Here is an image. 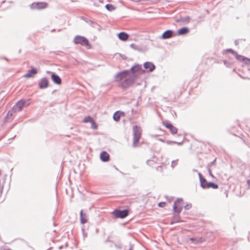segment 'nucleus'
I'll list each match as a JSON object with an SVG mask.
<instances>
[{
	"instance_id": "obj_1",
	"label": "nucleus",
	"mask_w": 250,
	"mask_h": 250,
	"mask_svg": "<svg viewBox=\"0 0 250 250\" xmlns=\"http://www.w3.org/2000/svg\"><path fill=\"white\" fill-rule=\"evenodd\" d=\"M115 81L119 82L120 86L127 88L132 85L135 80L134 74L130 71L125 70L118 73L115 78Z\"/></svg>"
},
{
	"instance_id": "obj_2",
	"label": "nucleus",
	"mask_w": 250,
	"mask_h": 250,
	"mask_svg": "<svg viewBox=\"0 0 250 250\" xmlns=\"http://www.w3.org/2000/svg\"><path fill=\"white\" fill-rule=\"evenodd\" d=\"M142 134V129L140 127L137 125L133 127V147H136L138 146V141L141 138Z\"/></svg>"
},
{
	"instance_id": "obj_3",
	"label": "nucleus",
	"mask_w": 250,
	"mask_h": 250,
	"mask_svg": "<svg viewBox=\"0 0 250 250\" xmlns=\"http://www.w3.org/2000/svg\"><path fill=\"white\" fill-rule=\"evenodd\" d=\"M183 207V201L181 198L177 199L174 203L173 206V210L175 213H179Z\"/></svg>"
},
{
	"instance_id": "obj_4",
	"label": "nucleus",
	"mask_w": 250,
	"mask_h": 250,
	"mask_svg": "<svg viewBox=\"0 0 250 250\" xmlns=\"http://www.w3.org/2000/svg\"><path fill=\"white\" fill-rule=\"evenodd\" d=\"M74 42L75 44H80L82 45L88 47L89 44L88 41L85 37L81 36H77L74 39Z\"/></svg>"
},
{
	"instance_id": "obj_5",
	"label": "nucleus",
	"mask_w": 250,
	"mask_h": 250,
	"mask_svg": "<svg viewBox=\"0 0 250 250\" xmlns=\"http://www.w3.org/2000/svg\"><path fill=\"white\" fill-rule=\"evenodd\" d=\"M112 214L115 218H124L126 217L128 214V209H124L123 210L115 209L111 212Z\"/></svg>"
},
{
	"instance_id": "obj_6",
	"label": "nucleus",
	"mask_w": 250,
	"mask_h": 250,
	"mask_svg": "<svg viewBox=\"0 0 250 250\" xmlns=\"http://www.w3.org/2000/svg\"><path fill=\"white\" fill-rule=\"evenodd\" d=\"M26 104L27 105L29 104V103L26 102L23 100L19 101L12 108V111L14 112H18L22 110L24 105Z\"/></svg>"
},
{
	"instance_id": "obj_7",
	"label": "nucleus",
	"mask_w": 250,
	"mask_h": 250,
	"mask_svg": "<svg viewBox=\"0 0 250 250\" xmlns=\"http://www.w3.org/2000/svg\"><path fill=\"white\" fill-rule=\"evenodd\" d=\"M141 67L140 65H135L132 66L129 71H130L132 74H134L136 78L138 74L141 71Z\"/></svg>"
},
{
	"instance_id": "obj_8",
	"label": "nucleus",
	"mask_w": 250,
	"mask_h": 250,
	"mask_svg": "<svg viewBox=\"0 0 250 250\" xmlns=\"http://www.w3.org/2000/svg\"><path fill=\"white\" fill-rule=\"evenodd\" d=\"M48 81L46 78H43L39 83V86L41 89H44L48 87Z\"/></svg>"
},
{
	"instance_id": "obj_9",
	"label": "nucleus",
	"mask_w": 250,
	"mask_h": 250,
	"mask_svg": "<svg viewBox=\"0 0 250 250\" xmlns=\"http://www.w3.org/2000/svg\"><path fill=\"white\" fill-rule=\"evenodd\" d=\"M144 67L148 72H152L155 68L154 64L151 62H145Z\"/></svg>"
},
{
	"instance_id": "obj_10",
	"label": "nucleus",
	"mask_w": 250,
	"mask_h": 250,
	"mask_svg": "<svg viewBox=\"0 0 250 250\" xmlns=\"http://www.w3.org/2000/svg\"><path fill=\"white\" fill-rule=\"evenodd\" d=\"M51 79L53 82L57 84H61L62 83V81L60 77L54 73H52Z\"/></svg>"
},
{
	"instance_id": "obj_11",
	"label": "nucleus",
	"mask_w": 250,
	"mask_h": 250,
	"mask_svg": "<svg viewBox=\"0 0 250 250\" xmlns=\"http://www.w3.org/2000/svg\"><path fill=\"white\" fill-rule=\"evenodd\" d=\"M31 7L37 9H43L46 7V3L44 2H37L36 3H33L31 5Z\"/></svg>"
},
{
	"instance_id": "obj_12",
	"label": "nucleus",
	"mask_w": 250,
	"mask_h": 250,
	"mask_svg": "<svg viewBox=\"0 0 250 250\" xmlns=\"http://www.w3.org/2000/svg\"><path fill=\"white\" fill-rule=\"evenodd\" d=\"M236 58L240 61L244 62L246 64H250V59L244 57L243 56L238 55L237 53L236 55H234Z\"/></svg>"
},
{
	"instance_id": "obj_13",
	"label": "nucleus",
	"mask_w": 250,
	"mask_h": 250,
	"mask_svg": "<svg viewBox=\"0 0 250 250\" xmlns=\"http://www.w3.org/2000/svg\"><path fill=\"white\" fill-rule=\"evenodd\" d=\"M37 73V71L36 68H32L31 70L28 71L27 73H26L24 77L25 78H30L33 77Z\"/></svg>"
},
{
	"instance_id": "obj_14",
	"label": "nucleus",
	"mask_w": 250,
	"mask_h": 250,
	"mask_svg": "<svg viewBox=\"0 0 250 250\" xmlns=\"http://www.w3.org/2000/svg\"><path fill=\"white\" fill-rule=\"evenodd\" d=\"M164 125L167 128H168L170 130L172 134H175L177 133V128L174 126H173L171 124L169 123H166Z\"/></svg>"
},
{
	"instance_id": "obj_15",
	"label": "nucleus",
	"mask_w": 250,
	"mask_h": 250,
	"mask_svg": "<svg viewBox=\"0 0 250 250\" xmlns=\"http://www.w3.org/2000/svg\"><path fill=\"white\" fill-rule=\"evenodd\" d=\"M100 159L103 162H107L109 160V155L105 151H103L100 154Z\"/></svg>"
},
{
	"instance_id": "obj_16",
	"label": "nucleus",
	"mask_w": 250,
	"mask_h": 250,
	"mask_svg": "<svg viewBox=\"0 0 250 250\" xmlns=\"http://www.w3.org/2000/svg\"><path fill=\"white\" fill-rule=\"evenodd\" d=\"M198 175L200 178L201 186L203 188H206V186L208 182L207 181V180L202 177V175L200 173H198Z\"/></svg>"
},
{
	"instance_id": "obj_17",
	"label": "nucleus",
	"mask_w": 250,
	"mask_h": 250,
	"mask_svg": "<svg viewBox=\"0 0 250 250\" xmlns=\"http://www.w3.org/2000/svg\"><path fill=\"white\" fill-rule=\"evenodd\" d=\"M173 32L172 30H168L165 31L162 35V38L164 39H169L172 36Z\"/></svg>"
},
{
	"instance_id": "obj_18",
	"label": "nucleus",
	"mask_w": 250,
	"mask_h": 250,
	"mask_svg": "<svg viewBox=\"0 0 250 250\" xmlns=\"http://www.w3.org/2000/svg\"><path fill=\"white\" fill-rule=\"evenodd\" d=\"M118 38L120 40L125 41L128 38V35L125 32H121L118 34Z\"/></svg>"
},
{
	"instance_id": "obj_19",
	"label": "nucleus",
	"mask_w": 250,
	"mask_h": 250,
	"mask_svg": "<svg viewBox=\"0 0 250 250\" xmlns=\"http://www.w3.org/2000/svg\"><path fill=\"white\" fill-rule=\"evenodd\" d=\"M188 32V29L187 27H182L178 30V34L179 35H185Z\"/></svg>"
},
{
	"instance_id": "obj_20",
	"label": "nucleus",
	"mask_w": 250,
	"mask_h": 250,
	"mask_svg": "<svg viewBox=\"0 0 250 250\" xmlns=\"http://www.w3.org/2000/svg\"><path fill=\"white\" fill-rule=\"evenodd\" d=\"M212 188L214 189H216L218 188V186L217 184H215L213 183L208 182V185H207L206 188Z\"/></svg>"
},
{
	"instance_id": "obj_21",
	"label": "nucleus",
	"mask_w": 250,
	"mask_h": 250,
	"mask_svg": "<svg viewBox=\"0 0 250 250\" xmlns=\"http://www.w3.org/2000/svg\"><path fill=\"white\" fill-rule=\"evenodd\" d=\"M14 113L13 111H12V109L8 111V112L7 114V115L5 117V120L6 121H8L9 120H11L13 117V113Z\"/></svg>"
},
{
	"instance_id": "obj_22",
	"label": "nucleus",
	"mask_w": 250,
	"mask_h": 250,
	"mask_svg": "<svg viewBox=\"0 0 250 250\" xmlns=\"http://www.w3.org/2000/svg\"><path fill=\"white\" fill-rule=\"evenodd\" d=\"M120 117V113L118 111L116 112L113 115V119L116 121H119Z\"/></svg>"
},
{
	"instance_id": "obj_23",
	"label": "nucleus",
	"mask_w": 250,
	"mask_h": 250,
	"mask_svg": "<svg viewBox=\"0 0 250 250\" xmlns=\"http://www.w3.org/2000/svg\"><path fill=\"white\" fill-rule=\"evenodd\" d=\"M93 119L90 116L85 117L83 120L84 123H91L93 122Z\"/></svg>"
},
{
	"instance_id": "obj_24",
	"label": "nucleus",
	"mask_w": 250,
	"mask_h": 250,
	"mask_svg": "<svg viewBox=\"0 0 250 250\" xmlns=\"http://www.w3.org/2000/svg\"><path fill=\"white\" fill-rule=\"evenodd\" d=\"M106 8L110 11H112L115 9V7L113 5L110 4H107L105 5Z\"/></svg>"
},
{
	"instance_id": "obj_25",
	"label": "nucleus",
	"mask_w": 250,
	"mask_h": 250,
	"mask_svg": "<svg viewBox=\"0 0 250 250\" xmlns=\"http://www.w3.org/2000/svg\"><path fill=\"white\" fill-rule=\"evenodd\" d=\"M214 161L212 162L211 163H210L208 165V173H209V175H210L211 176H212V177H213V175H212V173L211 170V169H210V167L212 165H213V164H214Z\"/></svg>"
},
{
	"instance_id": "obj_26",
	"label": "nucleus",
	"mask_w": 250,
	"mask_h": 250,
	"mask_svg": "<svg viewBox=\"0 0 250 250\" xmlns=\"http://www.w3.org/2000/svg\"><path fill=\"white\" fill-rule=\"evenodd\" d=\"M178 159L177 160H174L171 163V166L172 167L174 168L175 166L177 165V161H178Z\"/></svg>"
},
{
	"instance_id": "obj_27",
	"label": "nucleus",
	"mask_w": 250,
	"mask_h": 250,
	"mask_svg": "<svg viewBox=\"0 0 250 250\" xmlns=\"http://www.w3.org/2000/svg\"><path fill=\"white\" fill-rule=\"evenodd\" d=\"M91 127L93 129H96L97 128V125L96 124V123L94 121V120H93V122H92L91 123Z\"/></svg>"
},
{
	"instance_id": "obj_28",
	"label": "nucleus",
	"mask_w": 250,
	"mask_h": 250,
	"mask_svg": "<svg viewBox=\"0 0 250 250\" xmlns=\"http://www.w3.org/2000/svg\"><path fill=\"white\" fill-rule=\"evenodd\" d=\"M191 207H192V205L191 204H187V205H186L184 208H185V209L188 210V209H190L191 208Z\"/></svg>"
},
{
	"instance_id": "obj_29",
	"label": "nucleus",
	"mask_w": 250,
	"mask_h": 250,
	"mask_svg": "<svg viewBox=\"0 0 250 250\" xmlns=\"http://www.w3.org/2000/svg\"><path fill=\"white\" fill-rule=\"evenodd\" d=\"M227 51L229 52H230L231 53H232L234 56L235 55H236V52H235V51H234L232 49H229L227 50Z\"/></svg>"
},
{
	"instance_id": "obj_30",
	"label": "nucleus",
	"mask_w": 250,
	"mask_h": 250,
	"mask_svg": "<svg viewBox=\"0 0 250 250\" xmlns=\"http://www.w3.org/2000/svg\"><path fill=\"white\" fill-rule=\"evenodd\" d=\"M165 205H166V203L164 202H162L159 203L158 204V206H159V207L162 208V207H164L165 206Z\"/></svg>"
},
{
	"instance_id": "obj_31",
	"label": "nucleus",
	"mask_w": 250,
	"mask_h": 250,
	"mask_svg": "<svg viewBox=\"0 0 250 250\" xmlns=\"http://www.w3.org/2000/svg\"><path fill=\"white\" fill-rule=\"evenodd\" d=\"M85 214H83V211L81 210L80 212V219H84V217H85Z\"/></svg>"
},
{
	"instance_id": "obj_32",
	"label": "nucleus",
	"mask_w": 250,
	"mask_h": 250,
	"mask_svg": "<svg viewBox=\"0 0 250 250\" xmlns=\"http://www.w3.org/2000/svg\"><path fill=\"white\" fill-rule=\"evenodd\" d=\"M154 163V162L153 160H148L147 161V164L149 166H152Z\"/></svg>"
},
{
	"instance_id": "obj_33",
	"label": "nucleus",
	"mask_w": 250,
	"mask_h": 250,
	"mask_svg": "<svg viewBox=\"0 0 250 250\" xmlns=\"http://www.w3.org/2000/svg\"><path fill=\"white\" fill-rule=\"evenodd\" d=\"M166 143L168 145H171V144H174L176 143V142L171 141H167L166 142Z\"/></svg>"
},
{
	"instance_id": "obj_34",
	"label": "nucleus",
	"mask_w": 250,
	"mask_h": 250,
	"mask_svg": "<svg viewBox=\"0 0 250 250\" xmlns=\"http://www.w3.org/2000/svg\"><path fill=\"white\" fill-rule=\"evenodd\" d=\"M82 224H85L87 222V220H81Z\"/></svg>"
},
{
	"instance_id": "obj_35",
	"label": "nucleus",
	"mask_w": 250,
	"mask_h": 250,
	"mask_svg": "<svg viewBox=\"0 0 250 250\" xmlns=\"http://www.w3.org/2000/svg\"><path fill=\"white\" fill-rule=\"evenodd\" d=\"M247 183H248L249 188H250V180H247Z\"/></svg>"
},
{
	"instance_id": "obj_36",
	"label": "nucleus",
	"mask_w": 250,
	"mask_h": 250,
	"mask_svg": "<svg viewBox=\"0 0 250 250\" xmlns=\"http://www.w3.org/2000/svg\"><path fill=\"white\" fill-rule=\"evenodd\" d=\"M176 144L178 145H182V143L181 142H176Z\"/></svg>"
},
{
	"instance_id": "obj_37",
	"label": "nucleus",
	"mask_w": 250,
	"mask_h": 250,
	"mask_svg": "<svg viewBox=\"0 0 250 250\" xmlns=\"http://www.w3.org/2000/svg\"><path fill=\"white\" fill-rule=\"evenodd\" d=\"M134 45L133 44H131L130 45V46H131L132 48H133Z\"/></svg>"
},
{
	"instance_id": "obj_38",
	"label": "nucleus",
	"mask_w": 250,
	"mask_h": 250,
	"mask_svg": "<svg viewBox=\"0 0 250 250\" xmlns=\"http://www.w3.org/2000/svg\"><path fill=\"white\" fill-rule=\"evenodd\" d=\"M3 250H9V249H4Z\"/></svg>"
},
{
	"instance_id": "obj_39",
	"label": "nucleus",
	"mask_w": 250,
	"mask_h": 250,
	"mask_svg": "<svg viewBox=\"0 0 250 250\" xmlns=\"http://www.w3.org/2000/svg\"><path fill=\"white\" fill-rule=\"evenodd\" d=\"M193 171H197V170H195V169H193Z\"/></svg>"
},
{
	"instance_id": "obj_40",
	"label": "nucleus",
	"mask_w": 250,
	"mask_h": 250,
	"mask_svg": "<svg viewBox=\"0 0 250 250\" xmlns=\"http://www.w3.org/2000/svg\"><path fill=\"white\" fill-rule=\"evenodd\" d=\"M235 44H237V41H235Z\"/></svg>"
}]
</instances>
